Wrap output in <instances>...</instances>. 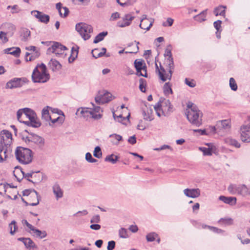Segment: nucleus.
<instances>
[{
    "instance_id": "58",
    "label": "nucleus",
    "mask_w": 250,
    "mask_h": 250,
    "mask_svg": "<svg viewBox=\"0 0 250 250\" xmlns=\"http://www.w3.org/2000/svg\"><path fill=\"white\" fill-rule=\"evenodd\" d=\"M8 41L7 37H6V34L4 32H0V42L2 43H5Z\"/></svg>"
},
{
    "instance_id": "51",
    "label": "nucleus",
    "mask_w": 250,
    "mask_h": 250,
    "mask_svg": "<svg viewBox=\"0 0 250 250\" xmlns=\"http://www.w3.org/2000/svg\"><path fill=\"white\" fill-rule=\"evenodd\" d=\"M229 85L231 90L236 91L237 89V85L234 78H230L229 79Z\"/></svg>"
},
{
    "instance_id": "55",
    "label": "nucleus",
    "mask_w": 250,
    "mask_h": 250,
    "mask_svg": "<svg viewBox=\"0 0 250 250\" xmlns=\"http://www.w3.org/2000/svg\"><path fill=\"white\" fill-rule=\"evenodd\" d=\"M167 63H168V69L169 71H171V72H173V70L174 69V62L172 58H170V59H167Z\"/></svg>"
},
{
    "instance_id": "9",
    "label": "nucleus",
    "mask_w": 250,
    "mask_h": 250,
    "mask_svg": "<svg viewBox=\"0 0 250 250\" xmlns=\"http://www.w3.org/2000/svg\"><path fill=\"white\" fill-rule=\"evenodd\" d=\"M48 50L54 53L57 56L64 57L66 55L65 51L67 50V49L65 46L59 42H55L51 47L48 48Z\"/></svg>"
},
{
    "instance_id": "26",
    "label": "nucleus",
    "mask_w": 250,
    "mask_h": 250,
    "mask_svg": "<svg viewBox=\"0 0 250 250\" xmlns=\"http://www.w3.org/2000/svg\"><path fill=\"white\" fill-rule=\"evenodd\" d=\"M53 115H55V114L53 113V115H52V119L48 123L49 125L53 126L55 124L61 125L63 122V117L58 116L57 117L53 118Z\"/></svg>"
},
{
    "instance_id": "62",
    "label": "nucleus",
    "mask_w": 250,
    "mask_h": 250,
    "mask_svg": "<svg viewBox=\"0 0 250 250\" xmlns=\"http://www.w3.org/2000/svg\"><path fill=\"white\" fill-rule=\"evenodd\" d=\"M115 247V241L112 240L109 241L108 243V246L107 247V250H113L114 249Z\"/></svg>"
},
{
    "instance_id": "20",
    "label": "nucleus",
    "mask_w": 250,
    "mask_h": 250,
    "mask_svg": "<svg viewBox=\"0 0 250 250\" xmlns=\"http://www.w3.org/2000/svg\"><path fill=\"white\" fill-rule=\"evenodd\" d=\"M220 132L222 131L229 132L230 130L231 124L230 119L220 121Z\"/></svg>"
},
{
    "instance_id": "8",
    "label": "nucleus",
    "mask_w": 250,
    "mask_h": 250,
    "mask_svg": "<svg viewBox=\"0 0 250 250\" xmlns=\"http://www.w3.org/2000/svg\"><path fill=\"white\" fill-rule=\"evenodd\" d=\"M12 143V135L10 132L3 130L0 132V146H11Z\"/></svg>"
},
{
    "instance_id": "1",
    "label": "nucleus",
    "mask_w": 250,
    "mask_h": 250,
    "mask_svg": "<svg viewBox=\"0 0 250 250\" xmlns=\"http://www.w3.org/2000/svg\"><path fill=\"white\" fill-rule=\"evenodd\" d=\"M17 119L21 123L33 127H39L41 123L34 111L29 108L19 109L17 113Z\"/></svg>"
},
{
    "instance_id": "23",
    "label": "nucleus",
    "mask_w": 250,
    "mask_h": 250,
    "mask_svg": "<svg viewBox=\"0 0 250 250\" xmlns=\"http://www.w3.org/2000/svg\"><path fill=\"white\" fill-rule=\"evenodd\" d=\"M53 192L58 200L63 196V192L60 186L57 183L55 184L52 187Z\"/></svg>"
},
{
    "instance_id": "3",
    "label": "nucleus",
    "mask_w": 250,
    "mask_h": 250,
    "mask_svg": "<svg viewBox=\"0 0 250 250\" xmlns=\"http://www.w3.org/2000/svg\"><path fill=\"white\" fill-rule=\"evenodd\" d=\"M187 107L186 115L188 121L192 125L200 126L202 124V113L192 103H188Z\"/></svg>"
},
{
    "instance_id": "56",
    "label": "nucleus",
    "mask_w": 250,
    "mask_h": 250,
    "mask_svg": "<svg viewBox=\"0 0 250 250\" xmlns=\"http://www.w3.org/2000/svg\"><path fill=\"white\" fill-rule=\"evenodd\" d=\"M119 236L123 238H126L128 237L127 231L124 228H121L119 230Z\"/></svg>"
},
{
    "instance_id": "21",
    "label": "nucleus",
    "mask_w": 250,
    "mask_h": 250,
    "mask_svg": "<svg viewBox=\"0 0 250 250\" xmlns=\"http://www.w3.org/2000/svg\"><path fill=\"white\" fill-rule=\"evenodd\" d=\"M18 240L22 242L28 249L37 248L36 244L30 238L20 237L18 238Z\"/></svg>"
},
{
    "instance_id": "15",
    "label": "nucleus",
    "mask_w": 250,
    "mask_h": 250,
    "mask_svg": "<svg viewBox=\"0 0 250 250\" xmlns=\"http://www.w3.org/2000/svg\"><path fill=\"white\" fill-rule=\"evenodd\" d=\"M31 14L41 22L47 24L49 21V16L41 11L34 10L31 12Z\"/></svg>"
},
{
    "instance_id": "57",
    "label": "nucleus",
    "mask_w": 250,
    "mask_h": 250,
    "mask_svg": "<svg viewBox=\"0 0 250 250\" xmlns=\"http://www.w3.org/2000/svg\"><path fill=\"white\" fill-rule=\"evenodd\" d=\"M185 83L190 87H194L196 86V83L192 79L186 78L185 80Z\"/></svg>"
},
{
    "instance_id": "29",
    "label": "nucleus",
    "mask_w": 250,
    "mask_h": 250,
    "mask_svg": "<svg viewBox=\"0 0 250 250\" xmlns=\"http://www.w3.org/2000/svg\"><path fill=\"white\" fill-rule=\"evenodd\" d=\"M49 106L44 107L42 112V119L48 123L52 119V115L49 114L48 108Z\"/></svg>"
},
{
    "instance_id": "63",
    "label": "nucleus",
    "mask_w": 250,
    "mask_h": 250,
    "mask_svg": "<svg viewBox=\"0 0 250 250\" xmlns=\"http://www.w3.org/2000/svg\"><path fill=\"white\" fill-rule=\"evenodd\" d=\"M173 23V20L171 18H169L167 19L166 22H164L163 23V25L164 26H171L172 25Z\"/></svg>"
},
{
    "instance_id": "31",
    "label": "nucleus",
    "mask_w": 250,
    "mask_h": 250,
    "mask_svg": "<svg viewBox=\"0 0 250 250\" xmlns=\"http://www.w3.org/2000/svg\"><path fill=\"white\" fill-rule=\"evenodd\" d=\"M40 55L39 51H35L32 53L26 52L25 59L26 61H32L38 58Z\"/></svg>"
},
{
    "instance_id": "54",
    "label": "nucleus",
    "mask_w": 250,
    "mask_h": 250,
    "mask_svg": "<svg viewBox=\"0 0 250 250\" xmlns=\"http://www.w3.org/2000/svg\"><path fill=\"white\" fill-rule=\"evenodd\" d=\"M10 8L11 9V12L12 14L18 13L21 11V9L17 5H14L13 6L9 5L7 7V9Z\"/></svg>"
},
{
    "instance_id": "52",
    "label": "nucleus",
    "mask_w": 250,
    "mask_h": 250,
    "mask_svg": "<svg viewBox=\"0 0 250 250\" xmlns=\"http://www.w3.org/2000/svg\"><path fill=\"white\" fill-rule=\"evenodd\" d=\"M93 155L97 158H100L102 156V152L100 146H96L93 152Z\"/></svg>"
},
{
    "instance_id": "38",
    "label": "nucleus",
    "mask_w": 250,
    "mask_h": 250,
    "mask_svg": "<svg viewBox=\"0 0 250 250\" xmlns=\"http://www.w3.org/2000/svg\"><path fill=\"white\" fill-rule=\"evenodd\" d=\"M31 32L27 28H23L22 29L21 36V41L23 42L27 41L30 37Z\"/></svg>"
},
{
    "instance_id": "27",
    "label": "nucleus",
    "mask_w": 250,
    "mask_h": 250,
    "mask_svg": "<svg viewBox=\"0 0 250 250\" xmlns=\"http://www.w3.org/2000/svg\"><path fill=\"white\" fill-rule=\"evenodd\" d=\"M4 52L6 54H11L15 57H18L20 55L21 49L19 47H12L5 49Z\"/></svg>"
},
{
    "instance_id": "37",
    "label": "nucleus",
    "mask_w": 250,
    "mask_h": 250,
    "mask_svg": "<svg viewBox=\"0 0 250 250\" xmlns=\"http://www.w3.org/2000/svg\"><path fill=\"white\" fill-rule=\"evenodd\" d=\"M14 174L17 179L20 181L24 178L25 175V172L22 171L21 168L16 167L15 170L14 171Z\"/></svg>"
},
{
    "instance_id": "43",
    "label": "nucleus",
    "mask_w": 250,
    "mask_h": 250,
    "mask_svg": "<svg viewBox=\"0 0 250 250\" xmlns=\"http://www.w3.org/2000/svg\"><path fill=\"white\" fill-rule=\"evenodd\" d=\"M31 138V142L40 145H43L44 144L43 139L38 135L32 134Z\"/></svg>"
},
{
    "instance_id": "46",
    "label": "nucleus",
    "mask_w": 250,
    "mask_h": 250,
    "mask_svg": "<svg viewBox=\"0 0 250 250\" xmlns=\"http://www.w3.org/2000/svg\"><path fill=\"white\" fill-rule=\"evenodd\" d=\"M233 220L231 218H223L220 219V225L229 226L232 224Z\"/></svg>"
},
{
    "instance_id": "11",
    "label": "nucleus",
    "mask_w": 250,
    "mask_h": 250,
    "mask_svg": "<svg viewBox=\"0 0 250 250\" xmlns=\"http://www.w3.org/2000/svg\"><path fill=\"white\" fill-rule=\"evenodd\" d=\"M112 94L108 92L104 91L99 93L95 99L97 103L104 104L112 100Z\"/></svg>"
},
{
    "instance_id": "30",
    "label": "nucleus",
    "mask_w": 250,
    "mask_h": 250,
    "mask_svg": "<svg viewBox=\"0 0 250 250\" xmlns=\"http://www.w3.org/2000/svg\"><path fill=\"white\" fill-rule=\"evenodd\" d=\"M51 69L53 71H58L61 69L62 65L56 60L51 59L49 63Z\"/></svg>"
},
{
    "instance_id": "28",
    "label": "nucleus",
    "mask_w": 250,
    "mask_h": 250,
    "mask_svg": "<svg viewBox=\"0 0 250 250\" xmlns=\"http://www.w3.org/2000/svg\"><path fill=\"white\" fill-rule=\"evenodd\" d=\"M8 229L11 235H14L18 229L17 222L15 220L12 221L8 225Z\"/></svg>"
},
{
    "instance_id": "19",
    "label": "nucleus",
    "mask_w": 250,
    "mask_h": 250,
    "mask_svg": "<svg viewBox=\"0 0 250 250\" xmlns=\"http://www.w3.org/2000/svg\"><path fill=\"white\" fill-rule=\"evenodd\" d=\"M184 193L187 197L194 198L200 195V190L199 188H186L184 190Z\"/></svg>"
},
{
    "instance_id": "44",
    "label": "nucleus",
    "mask_w": 250,
    "mask_h": 250,
    "mask_svg": "<svg viewBox=\"0 0 250 250\" xmlns=\"http://www.w3.org/2000/svg\"><path fill=\"white\" fill-rule=\"evenodd\" d=\"M163 91L165 95L167 96L172 93L171 85L170 83H165L163 87Z\"/></svg>"
},
{
    "instance_id": "24",
    "label": "nucleus",
    "mask_w": 250,
    "mask_h": 250,
    "mask_svg": "<svg viewBox=\"0 0 250 250\" xmlns=\"http://www.w3.org/2000/svg\"><path fill=\"white\" fill-rule=\"evenodd\" d=\"M56 7L61 17L65 18L68 15L69 9L66 7H62V4L60 2L57 3Z\"/></svg>"
},
{
    "instance_id": "12",
    "label": "nucleus",
    "mask_w": 250,
    "mask_h": 250,
    "mask_svg": "<svg viewBox=\"0 0 250 250\" xmlns=\"http://www.w3.org/2000/svg\"><path fill=\"white\" fill-rule=\"evenodd\" d=\"M23 82L24 81L22 78H14L6 83L5 88L6 89L19 88L22 86Z\"/></svg>"
},
{
    "instance_id": "39",
    "label": "nucleus",
    "mask_w": 250,
    "mask_h": 250,
    "mask_svg": "<svg viewBox=\"0 0 250 250\" xmlns=\"http://www.w3.org/2000/svg\"><path fill=\"white\" fill-rule=\"evenodd\" d=\"M109 138H111V143L117 145L120 141L123 139L122 137L117 134H112L109 135Z\"/></svg>"
},
{
    "instance_id": "14",
    "label": "nucleus",
    "mask_w": 250,
    "mask_h": 250,
    "mask_svg": "<svg viewBox=\"0 0 250 250\" xmlns=\"http://www.w3.org/2000/svg\"><path fill=\"white\" fill-rule=\"evenodd\" d=\"M134 18L135 17L131 14H125L122 18V20L118 21L117 26L122 28L128 26L131 24Z\"/></svg>"
},
{
    "instance_id": "10",
    "label": "nucleus",
    "mask_w": 250,
    "mask_h": 250,
    "mask_svg": "<svg viewBox=\"0 0 250 250\" xmlns=\"http://www.w3.org/2000/svg\"><path fill=\"white\" fill-rule=\"evenodd\" d=\"M241 139L243 142H250V123L240 128Z\"/></svg>"
},
{
    "instance_id": "64",
    "label": "nucleus",
    "mask_w": 250,
    "mask_h": 250,
    "mask_svg": "<svg viewBox=\"0 0 250 250\" xmlns=\"http://www.w3.org/2000/svg\"><path fill=\"white\" fill-rule=\"evenodd\" d=\"M100 221V217L99 215H96L92 217L90 220L91 223H99Z\"/></svg>"
},
{
    "instance_id": "48",
    "label": "nucleus",
    "mask_w": 250,
    "mask_h": 250,
    "mask_svg": "<svg viewBox=\"0 0 250 250\" xmlns=\"http://www.w3.org/2000/svg\"><path fill=\"white\" fill-rule=\"evenodd\" d=\"M118 157L117 156H116L114 154H111L107 156L104 160L106 162H110L112 164H115L118 159Z\"/></svg>"
},
{
    "instance_id": "5",
    "label": "nucleus",
    "mask_w": 250,
    "mask_h": 250,
    "mask_svg": "<svg viewBox=\"0 0 250 250\" xmlns=\"http://www.w3.org/2000/svg\"><path fill=\"white\" fill-rule=\"evenodd\" d=\"M154 108L157 115L160 117L168 116L172 112V106L169 100L161 99Z\"/></svg>"
},
{
    "instance_id": "53",
    "label": "nucleus",
    "mask_w": 250,
    "mask_h": 250,
    "mask_svg": "<svg viewBox=\"0 0 250 250\" xmlns=\"http://www.w3.org/2000/svg\"><path fill=\"white\" fill-rule=\"evenodd\" d=\"M139 89L142 92H146V81L145 79L141 78L139 80Z\"/></svg>"
},
{
    "instance_id": "42",
    "label": "nucleus",
    "mask_w": 250,
    "mask_h": 250,
    "mask_svg": "<svg viewBox=\"0 0 250 250\" xmlns=\"http://www.w3.org/2000/svg\"><path fill=\"white\" fill-rule=\"evenodd\" d=\"M134 66L136 69L137 73L141 72V69L146 66V64L142 61L136 60L134 62Z\"/></svg>"
},
{
    "instance_id": "6",
    "label": "nucleus",
    "mask_w": 250,
    "mask_h": 250,
    "mask_svg": "<svg viewBox=\"0 0 250 250\" xmlns=\"http://www.w3.org/2000/svg\"><path fill=\"white\" fill-rule=\"evenodd\" d=\"M15 156L18 161L23 165L31 163L33 158L32 151L30 149L21 146L16 148Z\"/></svg>"
},
{
    "instance_id": "34",
    "label": "nucleus",
    "mask_w": 250,
    "mask_h": 250,
    "mask_svg": "<svg viewBox=\"0 0 250 250\" xmlns=\"http://www.w3.org/2000/svg\"><path fill=\"white\" fill-rule=\"evenodd\" d=\"M207 13V9L201 12L199 14L194 17L195 21L201 22L206 20V16Z\"/></svg>"
},
{
    "instance_id": "7",
    "label": "nucleus",
    "mask_w": 250,
    "mask_h": 250,
    "mask_svg": "<svg viewBox=\"0 0 250 250\" xmlns=\"http://www.w3.org/2000/svg\"><path fill=\"white\" fill-rule=\"evenodd\" d=\"M76 30L79 33L84 40L90 38V34L93 32V28L90 25L80 22L76 25Z\"/></svg>"
},
{
    "instance_id": "22",
    "label": "nucleus",
    "mask_w": 250,
    "mask_h": 250,
    "mask_svg": "<svg viewBox=\"0 0 250 250\" xmlns=\"http://www.w3.org/2000/svg\"><path fill=\"white\" fill-rule=\"evenodd\" d=\"M220 200L231 206L235 205L237 202V199L235 197L220 196Z\"/></svg>"
},
{
    "instance_id": "17",
    "label": "nucleus",
    "mask_w": 250,
    "mask_h": 250,
    "mask_svg": "<svg viewBox=\"0 0 250 250\" xmlns=\"http://www.w3.org/2000/svg\"><path fill=\"white\" fill-rule=\"evenodd\" d=\"M11 146L6 147L0 146V163L3 162L11 154Z\"/></svg>"
},
{
    "instance_id": "59",
    "label": "nucleus",
    "mask_w": 250,
    "mask_h": 250,
    "mask_svg": "<svg viewBox=\"0 0 250 250\" xmlns=\"http://www.w3.org/2000/svg\"><path fill=\"white\" fill-rule=\"evenodd\" d=\"M171 49V45H169L167 46V48H166V49L165 50V56L168 57L167 59H170V58H172Z\"/></svg>"
},
{
    "instance_id": "50",
    "label": "nucleus",
    "mask_w": 250,
    "mask_h": 250,
    "mask_svg": "<svg viewBox=\"0 0 250 250\" xmlns=\"http://www.w3.org/2000/svg\"><path fill=\"white\" fill-rule=\"evenodd\" d=\"M117 1L121 6H126L132 4L136 0H117Z\"/></svg>"
},
{
    "instance_id": "25",
    "label": "nucleus",
    "mask_w": 250,
    "mask_h": 250,
    "mask_svg": "<svg viewBox=\"0 0 250 250\" xmlns=\"http://www.w3.org/2000/svg\"><path fill=\"white\" fill-rule=\"evenodd\" d=\"M22 200L26 204V205H29L32 206H35L39 204V196L38 193L37 192V199L36 200L34 198L30 197V196L26 199L27 201H25L24 198H22Z\"/></svg>"
},
{
    "instance_id": "47",
    "label": "nucleus",
    "mask_w": 250,
    "mask_h": 250,
    "mask_svg": "<svg viewBox=\"0 0 250 250\" xmlns=\"http://www.w3.org/2000/svg\"><path fill=\"white\" fill-rule=\"evenodd\" d=\"M107 35V32H103L99 33L98 35H97L96 36V37L93 41V42L94 43H97L102 41V40H104V38Z\"/></svg>"
},
{
    "instance_id": "13",
    "label": "nucleus",
    "mask_w": 250,
    "mask_h": 250,
    "mask_svg": "<svg viewBox=\"0 0 250 250\" xmlns=\"http://www.w3.org/2000/svg\"><path fill=\"white\" fill-rule=\"evenodd\" d=\"M156 71L158 70L159 78L163 81L165 82L167 80H170L171 79L172 72L171 71H166L163 67H160L159 69L157 64L156 63Z\"/></svg>"
},
{
    "instance_id": "32",
    "label": "nucleus",
    "mask_w": 250,
    "mask_h": 250,
    "mask_svg": "<svg viewBox=\"0 0 250 250\" xmlns=\"http://www.w3.org/2000/svg\"><path fill=\"white\" fill-rule=\"evenodd\" d=\"M240 185L230 184L228 188V190L231 194H239Z\"/></svg>"
},
{
    "instance_id": "41",
    "label": "nucleus",
    "mask_w": 250,
    "mask_h": 250,
    "mask_svg": "<svg viewBox=\"0 0 250 250\" xmlns=\"http://www.w3.org/2000/svg\"><path fill=\"white\" fill-rule=\"evenodd\" d=\"M199 149L203 153L204 155H211L212 153H215V148L211 147H200Z\"/></svg>"
},
{
    "instance_id": "40",
    "label": "nucleus",
    "mask_w": 250,
    "mask_h": 250,
    "mask_svg": "<svg viewBox=\"0 0 250 250\" xmlns=\"http://www.w3.org/2000/svg\"><path fill=\"white\" fill-rule=\"evenodd\" d=\"M12 187L8 184H0V194L2 195L7 192H10Z\"/></svg>"
},
{
    "instance_id": "49",
    "label": "nucleus",
    "mask_w": 250,
    "mask_h": 250,
    "mask_svg": "<svg viewBox=\"0 0 250 250\" xmlns=\"http://www.w3.org/2000/svg\"><path fill=\"white\" fill-rule=\"evenodd\" d=\"M157 237H158V235L154 232H150L146 236V239L148 242H153Z\"/></svg>"
},
{
    "instance_id": "61",
    "label": "nucleus",
    "mask_w": 250,
    "mask_h": 250,
    "mask_svg": "<svg viewBox=\"0 0 250 250\" xmlns=\"http://www.w3.org/2000/svg\"><path fill=\"white\" fill-rule=\"evenodd\" d=\"M92 53L93 56L95 58H97L98 57L102 56V54H101V52L99 51V50L98 49H95L93 50L92 51Z\"/></svg>"
},
{
    "instance_id": "16",
    "label": "nucleus",
    "mask_w": 250,
    "mask_h": 250,
    "mask_svg": "<svg viewBox=\"0 0 250 250\" xmlns=\"http://www.w3.org/2000/svg\"><path fill=\"white\" fill-rule=\"evenodd\" d=\"M153 23V20L152 19H147L146 18V15H144L142 16V19H141L139 26L141 28L148 31L152 26Z\"/></svg>"
},
{
    "instance_id": "35",
    "label": "nucleus",
    "mask_w": 250,
    "mask_h": 250,
    "mask_svg": "<svg viewBox=\"0 0 250 250\" xmlns=\"http://www.w3.org/2000/svg\"><path fill=\"white\" fill-rule=\"evenodd\" d=\"M239 195L243 196L250 195V188H248L245 185H240Z\"/></svg>"
},
{
    "instance_id": "4",
    "label": "nucleus",
    "mask_w": 250,
    "mask_h": 250,
    "mask_svg": "<svg viewBox=\"0 0 250 250\" xmlns=\"http://www.w3.org/2000/svg\"><path fill=\"white\" fill-rule=\"evenodd\" d=\"M49 79L50 76L47 72L46 66L43 63L37 65L32 74L33 82L44 83L48 81Z\"/></svg>"
},
{
    "instance_id": "18",
    "label": "nucleus",
    "mask_w": 250,
    "mask_h": 250,
    "mask_svg": "<svg viewBox=\"0 0 250 250\" xmlns=\"http://www.w3.org/2000/svg\"><path fill=\"white\" fill-rule=\"evenodd\" d=\"M143 115L145 120L151 121L153 120V110L151 106L148 107L146 105L143 107Z\"/></svg>"
},
{
    "instance_id": "2",
    "label": "nucleus",
    "mask_w": 250,
    "mask_h": 250,
    "mask_svg": "<svg viewBox=\"0 0 250 250\" xmlns=\"http://www.w3.org/2000/svg\"><path fill=\"white\" fill-rule=\"evenodd\" d=\"M92 107H81L76 112V114L83 117L87 120L89 118H92L97 120L102 118L103 116V110L99 106H95L92 104Z\"/></svg>"
},
{
    "instance_id": "33",
    "label": "nucleus",
    "mask_w": 250,
    "mask_h": 250,
    "mask_svg": "<svg viewBox=\"0 0 250 250\" xmlns=\"http://www.w3.org/2000/svg\"><path fill=\"white\" fill-rule=\"evenodd\" d=\"M34 236L39 237L41 239L45 238L47 236L45 231H41L37 229H35L32 232H30Z\"/></svg>"
},
{
    "instance_id": "45",
    "label": "nucleus",
    "mask_w": 250,
    "mask_h": 250,
    "mask_svg": "<svg viewBox=\"0 0 250 250\" xmlns=\"http://www.w3.org/2000/svg\"><path fill=\"white\" fill-rule=\"evenodd\" d=\"M78 54V51L74 47H72L71 49V54L68 58V62L69 63H72L74 61L77 57Z\"/></svg>"
},
{
    "instance_id": "36",
    "label": "nucleus",
    "mask_w": 250,
    "mask_h": 250,
    "mask_svg": "<svg viewBox=\"0 0 250 250\" xmlns=\"http://www.w3.org/2000/svg\"><path fill=\"white\" fill-rule=\"evenodd\" d=\"M23 195L26 196L27 198L30 196V197L36 200L37 199V191L34 189H25L23 191Z\"/></svg>"
},
{
    "instance_id": "60",
    "label": "nucleus",
    "mask_w": 250,
    "mask_h": 250,
    "mask_svg": "<svg viewBox=\"0 0 250 250\" xmlns=\"http://www.w3.org/2000/svg\"><path fill=\"white\" fill-rule=\"evenodd\" d=\"M229 143L237 148H239L241 146L240 144L235 139H230L229 140Z\"/></svg>"
}]
</instances>
